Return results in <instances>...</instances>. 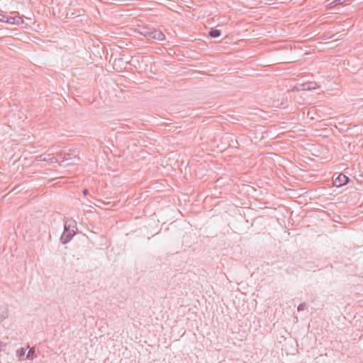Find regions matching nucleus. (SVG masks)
I'll return each mask as SVG.
<instances>
[{
	"mask_svg": "<svg viewBox=\"0 0 363 363\" xmlns=\"http://www.w3.org/2000/svg\"><path fill=\"white\" fill-rule=\"evenodd\" d=\"M75 222L74 220H66L64 225V231L61 235L60 241L62 244L68 243L75 234Z\"/></svg>",
	"mask_w": 363,
	"mask_h": 363,
	"instance_id": "1",
	"label": "nucleus"
},
{
	"mask_svg": "<svg viewBox=\"0 0 363 363\" xmlns=\"http://www.w3.org/2000/svg\"><path fill=\"white\" fill-rule=\"evenodd\" d=\"M77 152H78L76 150H69V152H67L64 150L57 152V157L59 159L58 162L61 163L74 159L77 155Z\"/></svg>",
	"mask_w": 363,
	"mask_h": 363,
	"instance_id": "2",
	"label": "nucleus"
},
{
	"mask_svg": "<svg viewBox=\"0 0 363 363\" xmlns=\"http://www.w3.org/2000/svg\"><path fill=\"white\" fill-rule=\"evenodd\" d=\"M35 160L38 162H46L50 164L57 163L59 162L58 157H57V156H54L53 154L51 153H43L37 155L35 157Z\"/></svg>",
	"mask_w": 363,
	"mask_h": 363,
	"instance_id": "3",
	"label": "nucleus"
},
{
	"mask_svg": "<svg viewBox=\"0 0 363 363\" xmlns=\"http://www.w3.org/2000/svg\"><path fill=\"white\" fill-rule=\"evenodd\" d=\"M349 177L343 174H340L336 178L333 179V185L337 187L342 186L347 184L349 182Z\"/></svg>",
	"mask_w": 363,
	"mask_h": 363,
	"instance_id": "4",
	"label": "nucleus"
},
{
	"mask_svg": "<svg viewBox=\"0 0 363 363\" xmlns=\"http://www.w3.org/2000/svg\"><path fill=\"white\" fill-rule=\"evenodd\" d=\"M153 30H155L154 28H143L140 30L138 31V33L141 35L150 40L152 38Z\"/></svg>",
	"mask_w": 363,
	"mask_h": 363,
	"instance_id": "5",
	"label": "nucleus"
},
{
	"mask_svg": "<svg viewBox=\"0 0 363 363\" xmlns=\"http://www.w3.org/2000/svg\"><path fill=\"white\" fill-rule=\"evenodd\" d=\"M23 23V19L21 16H9L7 23L11 25H21Z\"/></svg>",
	"mask_w": 363,
	"mask_h": 363,
	"instance_id": "6",
	"label": "nucleus"
},
{
	"mask_svg": "<svg viewBox=\"0 0 363 363\" xmlns=\"http://www.w3.org/2000/svg\"><path fill=\"white\" fill-rule=\"evenodd\" d=\"M152 39L162 41L165 39V35L162 31L155 28Z\"/></svg>",
	"mask_w": 363,
	"mask_h": 363,
	"instance_id": "7",
	"label": "nucleus"
},
{
	"mask_svg": "<svg viewBox=\"0 0 363 363\" xmlns=\"http://www.w3.org/2000/svg\"><path fill=\"white\" fill-rule=\"evenodd\" d=\"M208 35L213 38H216L220 36L221 33L218 29L211 28V30L208 32Z\"/></svg>",
	"mask_w": 363,
	"mask_h": 363,
	"instance_id": "8",
	"label": "nucleus"
},
{
	"mask_svg": "<svg viewBox=\"0 0 363 363\" xmlns=\"http://www.w3.org/2000/svg\"><path fill=\"white\" fill-rule=\"evenodd\" d=\"M344 2H345V0H334L328 4V7L329 9H333L337 5L343 4Z\"/></svg>",
	"mask_w": 363,
	"mask_h": 363,
	"instance_id": "9",
	"label": "nucleus"
},
{
	"mask_svg": "<svg viewBox=\"0 0 363 363\" xmlns=\"http://www.w3.org/2000/svg\"><path fill=\"white\" fill-rule=\"evenodd\" d=\"M35 353V348L34 347L30 348V350L27 352L26 358V359H29V360H32L33 359Z\"/></svg>",
	"mask_w": 363,
	"mask_h": 363,
	"instance_id": "10",
	"label": "nucleus"
},
{
	"mask_svg": "<svg viewBox=\"0 0 363 363\" xmlns=\"http://www.w3.org/2000/svg\"><path fill=\"white\" fill-rule=\"evenodd\" d=\"M26 352V350L23 347L21 348L18 350L17 354L19 357V359H23V357L25 356Z\"/></svg>",
	"mask_w": 363,
	"mask_h": 363,
	"instance_id": "11",
	"label": "nucleus"
},
{
	"mask_svg": "<svg viewBox=\"0 0 363 363\" xmlns=\"http://www.w3.org/2000/svg\"><path fill=\"white\" fill-rule=\"evenodd\" d=\"M306 308H307V305L306 304V303H301L298 305L297 310H298V311H302L306 310Z\"/></svg>",
	"mask_w": 363,
	"mask_h": 363,
	"instance_id": "12",
	"label": "nucleus"
},
{
	"mask_svg": "<svg viewBox=\"0 0 363 363\" xmlns=\"http://www.w3.org/2000/svg\"><path fill=\"white\" fill-rule=\"evenodd\" d=\"M7 317H8L7 311H4L1 313H0V322H2Z\"/></svg>",
	"mask_w": 363,
	"mask_h": 363,
	"instance_id": "13",
	"label": "nucleus"
},
{
	"mask_svg": "<svg viewBox=\"0 0 363 363\" xmlns=\"http://www.w3.org/2000/svg\"><path fill=\"white\" fill-rule=\"evenodd\" d=\"M9 19V16L4 15V13H0V21L7 23Z\"/></svg>",
	"mask_w": 363,
	"mask_h": 363,
	"instance_id": "14",
	"label": "nucleus"
},
{
	"mask_svg": "<svg viewBox=\"0 0 363 363\" xmlns=\"http://www.w3.org/2000/svg\"><path fill=\"white\" fill-rule=\"evenodd\" d=\"M88 193H89V190L88 189H85L83 190V194L84 195H86Z\"/></svg>",
	"mask_w": 363,
	"mask_h": 363,
	"instance_id": "15",
	"label": "nucleus"
},
{
	"mask_svg": "<svg viewBox=\"0 0 363 363\" xmlns=\"http://www.w3.org/2000/svg\"><path fill=\"white\" fill-rule=\"evenodd\" d=\"M308 89H315V87L309 86V87H308Z\"/></svg>",
	"mask_w": 363,
	"mask_h": 363,
	"instance_id": "16",
	"label": "nucleus"
}]
</instances>
